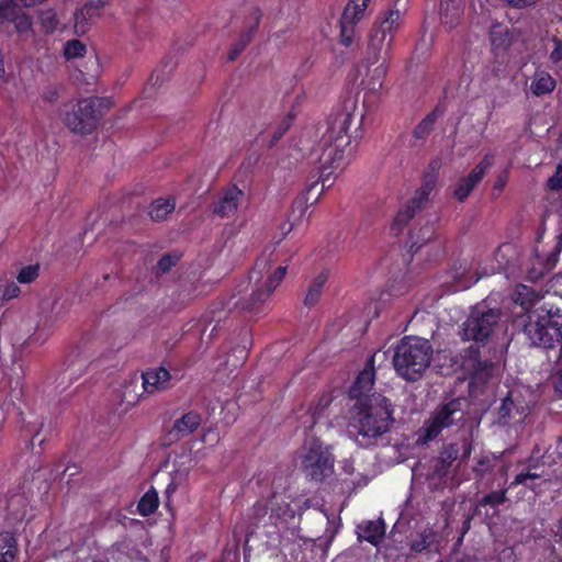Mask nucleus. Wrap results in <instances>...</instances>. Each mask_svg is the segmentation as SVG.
I'll use <instances>...</instances> for the list:
<instances>
[{"label":"nucleus","mask_w":562,"mask_h":562,"mask_svg":"<svg viewBox=\"0 0 562 562\" xmlns=\"http://www.w3.org/2000/svg\"><path fill=\"white\" fill-rule=\"evenodd\" d=\"M355 104L350 108L334 110L327 119V128L322 137L323 154L321 156L322 167L319 178L310 183L293 201L286 222L289 228L283 232V240L290 233H302L304 231V216L308 207L310 194L317 189L321 183V190L311 202L314 204L326 188H330L334 179L331 176L336 170H342L352 155L351 136L349 135L350 124L353 120Z\"/></svg>","instance_id":"1"},{"label":"nucleus","mask_w":562,"mask_h":562,"mask_svg":"<svg viewBox=\"0 0 562 562\" xmlns=\"http://www.w3.org/2000/svg\"><path fill=\"white\" fill-rule=\"evenodd\" d=\"M393 414L392 402L385 396H373L367 403H353L350 425L358 435V445L368 448L390 432L394 423Z\"/></svg>","instance_id":"2"},{"label":"nucleus","mask_w":562,"mask_h":562,"mask_svg":"<svg viewBox=\"0 0 562 562\" xmlns=\"http://www.w3.org/2000/svg\"><path fill=\"white\" fill-rule=\"evenodd\" d=\"M521 333L533 348L555 349L562 345V308L543 303L521 316Z\"/></svg>","instance_id":"3"},{"label":"nucleus","mask_w":562,"mask_h":562,"mask_svg":"<svg viewBox=\"0 0 562 562\" xmlns=\"http://www.w3.org/2000/svg\"><path fill=\"white\" fill-rule=\"evenodd\" d=\"M278 250L266 248L255 262L250 280L256 281L255 289L248 299H243L236 305L254 314L266 310V304L272 291L281 283V263Z\"/></svg>","instance_id":"4"},{"label":"nucleus","mask_w":562,"mask_h":562,"mask_svg":"<svg viewBox=\"0 0 562 562\" xmlns=\"http://www.w3.org/2000/svg\"><path fill=\"white\" fill-rule=\"evenodd\" d=\"M431 344L424 338L405 336L396 345L393 366L400 376L406 381H418L430 366Z\"/></svg>","instance_id":"5"},{"label":"nucleus","mask_w":562,"mask_h":562,"mask_svg":"<svg viewBox=\"0 0 562 562\" xmlns=\"http://www.w3.org/2000/svg\"><path fill=\"white\" fill-rule=\"evenodd\" d=\"M111 106L112 101L108 98L80 99L74 110L66 113L64 123L75 134H91L98 127L104 111Z\"/></svg>","instance_id":"6"},{"label":"nucleus","mask_w":562,"mask_h":562,"mask_svg":"<svg viewBox=\"0 0 562 562\" xmlns=\"http://www.w3.org/2000/svg\"><path fill=\"white\" fill-rule=\"evenodd\" d=\"M463 417L464 413L460 398H452L440 404L420 428L418 441L427 443L435 440L443 429L456 425L458 422L462 420Z\"/></svg>","instance_id":"7"},{"label":"nucleus","mask_w":562,"mask_h":562,"mask_svg":"<svg viewBox=\"0 0 562 562\" xmlns=\"http://www.w3.org/2000/svg\"><path fill=\"white\" fill-rule=\"evenodd\" d=\"M99 345L98 338L82 337L77 347L67 357L65 368L59 375L61 380L59 384L66 381L68 383L77 381L86 372L89 364L102 357V352L97 353Z\"/></svg>","instance_id":"8"},{"label":"nucleus","mask_w":562,"mask_h":562,"mask_svg":"<svg viewBox=\"0 0 562 562\" xmlns=\"http://www.w3.org/2000/svg\"><path fill=\"white\" fill-rule=\"evenodd\" d=\"M335 459L327 447L318 439H313L302 460V471L312 482H323L334 472Z\"/></svg>","instance_id":"9"},{"label":"nucleus","mask_w":562,"mask_h":562,"mask_svg":"<svg viewBox=\"0 0 562 562\" xmlns=\"http://www.w3.org/2000/svg\"><path fill=\"white\" fill-rule=\"evenodd\" d=\"M539 477L540 474L532 471H522L518 473L508 486H504L497 491H491L481 497L474 506V515H484L485 518H492L496 514L498 507L507 501V492L509 490L515 488L518 485H525L529 490L536 491V485L528 483V481H533Z\"/></svg>","instance_id":"10"},{"label":"nucleus","mask_w":562,"mask_h":562,"mask_svg":"<svg viewBox=\"0 0 562 562\" xmlns=\"http://www.w3.org/2000/svg\"><path fill=\"white\" fill-rule=\"evenodd\" d=\"M501 315L499 308H488L486 311L476 308L472 311L463 324L462 338L475 342H485L498 325Z\"/></svg>","instance_id":"11"},{"label":"nucleus","mask_w":562,"mask_h":562,"mask_svg":"<svg viewBox=\"0 0 562 562\" xmlns=\"http://www.w3.org/2000/svg\"><path fill=\"white\" fill-rule=\"evenodd\" d=\"M435 186L436 177L425 176L422 186L416 190L414 196L396 213L391 224L393 235L398 236L409 221L424 209Z\"/></svg>","instance_id":"12"},{"label":"nucleus","mask_w":562,"mask_h":562,"mask_svg":"<svg viewBox=\"0 0 562 562\" xmlns=\"http://www.w3.org/2000/svg\"><path fill=\"white\" fill-rule=\"evenodd\" d=\"M375 383V355H371L361 371L357 374L355 381L349 387L348 395L355 403H367V400L373 396H383L372 392Z\"/></svg>","instance_id":"13"},{"label":"nucleus","mask_w":562,"mask_h":562,"mask_svg":"<svg viewBox=\"0 0 562 562\" xmlns=\"http://www.w3.org/2000/svg\"><path fill=\"white\" fill-rule=\"evenodd\" d=\"M472 449V440L469 437L462 438L459 442L445 445L436 460L435 472L439 475H446L454 461L458 459L467 460L471 456Z\"/></svg>","instance_id":"14"},{"label":"nucleus","mask_w":562,"mask_h":562,"mask_svg":"<svg viewBox=\"0 0 562 562\" xmlns=\"http://www.w3.org/2000/svg\"><path fill=\"white\" fill-rule=\"evenodd\" d=\"M202 423V416L195 411H189L175 419L172 427L164 437L165 445H172L192 435Z\"/></svg>","instance_id":"15"},{"label":"nucleus","mask_w":562,"mask_h":562,"mask_svg":"<svg viewBox=\"0 0 562 562\" xmlns=\"http://www.w3.org/2000/svg\"><path fill=\"white\" fill-rule=\"evenodd\" d=\"M370 2L371 0L348 1L339 20V35H355L357 25L364 19Z\"/></svg>","instance_id":"16"},{"label":"nucleus","mask_w":562,"mask_h":562,"mask_svg":"<svg viewBox=\"0 0 562 562\" xmlns=\"http://www.w3.org/2000/svg\"><path fill=\"white\" fill-rule=\"evenodd\" d=\"M140 379L143 392L150 395L169 389L173 376L169 370L160 366L143 371Z\"/></svg>","instance_id":"17"},{"label":"nucleus","mask_w":562,"mask_h":562,"mask_svg":"<svg viewBox=\"0 0 562 562\" xmlns=\"http://www.w3.org/2000/svg\"><path fill=\"white\" fill-rule=\"evenodd\" d=\"M562 463V435L557 437L554 443L549 445L542 452L535 446L528 461L527 471H532L539 464L553 467Z\"/></svg>","instance_id":"18"},{"label":"nucleus","mask_w":562,"mask_h":562,"mask_svg":"<svg viewBox=\"0 0 562 562\" xmlns=\"http://www.w3.org/2000/svg\"><path fill=\"white\" fill-rule=\"evenodd\" d=\"M244 192L237 186L222 190L218 199L213 202L212 211L220 217H231L237 212Z\"/></svg>","instance_id":"19"},{"label":"nucleus","mask_w":562,"mask_h":562,"mask_svg":"<svg viewBox=\"0 0 562 562\" xmlns=\"http://www.w3.org/2000/svg\"><path fill=\"white\" fill-rule=\"evenodd\" d=\"M386 532V524L383 518L376 520H362L356 526L357 540L359 542H369L379 547Z\"/></svg>","instance_id":"20"},{"label":"nucleus","mask_w":562,"mask_h":562,"mask_svg":"<svg viewBox=\"0 0 562 562\" xmlns=\"http://www.w3.org/2000/svg\"><path fill=\"white\" fill-rule=\"evenodd\" d=\"M400 0H395L391 8L381 12L376 19V33L387 35L401 30L404 22L405 9L398 8Z\"/></svg>","instance_id":"21"},{"label":"nucleus","mask_w":562,"mask_h":562,"mask_svg":"<svg viewBox=\"0 0 562 562\" xmlns=\"http://www.w3.org/2000/svg\"><path fill=\"white\" fill-rule=\"evenodd\" d=\"M102 5L103 2L98 1L97 4L90 3L77 11L74 16V33L77 35H85L91 32L98 20L99 10Z\"/></svg>","instance_id":"22"},{"label":"nucleus","mask_w":562,"mask_h":562,"mask_svg":"<svg viewBox=\"0 0 562 562\" xmlns=\"http://www.w3.org/2000/svg\"><path fill=\"white\" fill-rule=\"evenodd\" d=\"M464 0H441L440 20L446 32L452 31L461 22Z\"/></svg>","instance_id":"23"},{"label":"nucleus","mask_w":562,"mask_h":562,"mask_svg":"<svg viewBox=\"0 0 562 562\" xmlns=\"http://www.w3.org/2000/svg\"><path fill=\"white\" fill-rule=\"evenodd\" d=\"M439 533L431 527H426L417 532L416 537L409 542V550L419 554L425 552H438Z\"/></svg>","instance_id":"24"},{"label":"nucleus","mask_w":562,"mask_h":562,"mask_svg":"<svg viewBox=\"0 0 562 562\" xmlns=\"http://www.w3.org/2000/svg\"><path fill=\"white\" fill-rule=\"evenodd\" d=\"M20 424H21V427H20L21 436L26 439L27 449L33 450L34 445H35V439L40 435V432L44 426V423L42 419H40L38 417H36L33 414H30V418H27V416L23 412H21L20 413Z\"/></svg>","instance_id":"25"},{"label":"nucleus","mask_w":562,"mask_h":562,"mask_svg":"<svg viewBox=\"0 0 562 562\" xmlns=\"http://www.w3.org/2000/svg\"><path fill=\"white\" fill-rule=\"evenodd\" d=\"M542 296L533 288L519 284L515 289L514 302L519 305L525 313L536 308V304L540 302Z\"/></svg>","instance_id":"26"},{"label":"nucleus","mask_w":562,"mask_h":562,"mask_svg":"<svg viewBox=\"0 0 562 562\" xmlns=\"http://www.w3.org/2000/svg\"><path fill=\"white\" fill-rule=\"evenodd\" d=\"M435 236L434 226L430 224H426L420 227L418 231L414 229L409 232V252L412 255H416L425 246H428Z\"/></svg>","instance_id":"27"},{"label":"nucleus","mask_w":562,"mask_h":562,"mask_svg":"<svg viewBox=\"0 0 562 562\" xmlns=\"http://www.w3.org/2000/svg\"><path fill=\"white\" fill-rule=\"evenodd\" d=\"M483 179H481L476 173H474L472 170L471 172L465 176V177H462L458 180V182L456 183L454 186V189H453V196L459 201V202H464L469 195L471 194V192L474 190V188L482 181Z\"/></svg>","instance_id":"28"},{"label":"nucleus","mask_w":562,"mask_h":562,"mask_svg":"<svg viewBox=\"0 0 562 562\" xmlns=\"http://www.w3.org/2000/svg\"><path fill=\"white\" fill-rule=\"evenodd\" d=\"M557 86V81L547 71H537L530 85L533 95L541 97L551 93Z\"/></svg>","instance_id":"29"},{"label":"nucleus","mask_w":562,"mask_h":562,"mask_svg":"<svg viewBox=\"0 0 562 562\" xmlns=\"http://www.w3.org/2000/svg\"><path fill=\"white\" fill-rule=\"evenodd\" d=\"M499 459L494 454H482L473 467L474 477L483 481L491 475L497 467Z\"/></svg>","instance_id":"30"},{"label":"nucleus","mask_w":562,"mask_h":562,"mask_svg":"<svg viewBox=\"0 0 562 562\" xmlns=\"http://www.w3.org/2000/svg\"><path fill=\"white\" fill-rule=\"evenodd\" d=\"M175 207L176 201L173 198H159L150 204L149 215L153 221H164L171 212H173Z\"/></svg>","instance_id":"31"},{"label":"nucleus","mask_w":562,"mask_h":562,"mask_svg":"<svg viewBox=\"0 0 562 562\" xmlns=\"http://www.w3.org/2000/svg\"><path fill=\"white\" fill-rule=\"evenodd\" d=\"M442 113L443 110H441L439 106H436L415 126L413 136L416 139H424L426 136H428L432 131L436 121L440 115H442Z\"/></svg>","instance_id":"32"},{"label":"nucleus","mask_w":562,"mask_h":562,"mask_svg":"<svg viewBox=\"0 0 562 562\" xmlns=\"http://www.w3.org/2000/svg\"><path fill=\"white\" fill-rule=\"evenodd\" d=\"M19 552L18 541L12 533L0 536V562H14Z\"/></svg>","instance_id":"33"},{"label":"nucleus","mask_w":562,"mask_h":562,"mask_svg":"<svg viewBox=\"0 0 562 562\" xmlns=\"http://www.w3.org/2000/svg\"><path fill=\"white\" fill-rule=\"evenodd\" d=\"M159 506L158 494L155 488L147 491L137 504V512L140 516L147 517L156 512Z\"/></svg>","instance_id":"34"},{"label":"nucleus","mask_w":562,"mask_h":562,"mask_svg":"<svg viewBox=\"0 0 562 562\" xmlns=\"http://www.w3.org/2000/svg\"><path fill=\"white\" fill-rule=\"evenodd\" d=\"M40 22L46 33L69 32V29L60 22L57 14L52 10L43 11L40 16Z\"/></svg>","instance_id":"35"},{"label":"nucleus","mask_w":562,"mask_h":562,"mask_svg":"<svg viewBox=\"0 0 562 562\" xmlns=\"http://www.w3.org/2000/svg\"><path fill=\"white\" fill-rule=\"evenodd\" d=\"M326 281H327V273H325V272H322L321 274H318L316 277V279L311 284V286L305 295L304 304L306 306L312 307L319 301L322 290H323V286L326 283Z\"/></svg>","instance_id":"36"},{"label":"nucleus","mask_w":562,"mask_h":562,"mask_svg":"<svg viewBox=\"0 0 562 562\" xmlns=\"http://www.w3.org/2000/svg\"><path fill=\"white\" fill-rule=\"evenodd\" d=\"M496 367L488 360L479 361L470 369L474 380L487 382L494 374Z\"/></svg>","instance_id":"37"},{"label":"nucleus","mask_w":562,"mask_h":562,"mask_svg":"<svg viewBox=\"0 0 562 562\" xmlns=\"http://www.w3.org/2000/svg\"><path fill=\"white\" fill-rule=\"evenodd\" d=\"M333 402V395L329 392L322 393L310 406L308 412L316 423L318 418L324 414L325 409L329 407Z\"/></svg>","instance_id":"38"},{"label":"nucleus","mask_w":562,"mask_h":562,"mask_svg":"<svg viewBox=\"0 0 562 562\" xmlns=\"http://www.w3.org/2000/svg\"><path fill=\"white\" fill-rule=\"evenodd\" d=\"M387 74V67L384 64L379 65L372 71L370 79L367 82V89L371 92L378 93L383 87V80Z\"/></svg>","instance_id":"39"},{"label":"nucleus","mask_w":562,"mask_h":562,"mask_svg":"<svg viewBox=\"0 0 562 562\" xmlns=\"http://www.w3.org/2000/svg\"><path fill=\"white\" fill-rule=\"evenodd\" d=\"M562 251V232L555 237V245L553 249L543 259L542 265L544 270L551 271L555 268L559 262V258Z\"/></svg>","instance_id":"40"},{"label":"nucleus","mask_w":562,"mask_h":562,"mask_svg":"<svg viewBox=\"0 0 562 562\" xmlns=\"http://www.w3.org/2000/svg\"><path fill=\"white\" fill-rule=\"evenodd\" d=\"M137 382V378H134L125 382L123 386L122 400L128 405H135L139 401L140 394L136 392Z\"/></svg>","instance_id":"41"},{"label":"nucleus","mask_w":562,"mask_h":562,"mask_svg":"<svg viewBox=\"0 0 562 562\" xmlns=\"http://www.w3.org/2000/svg\"><path fill=\"white\" fill-rule=\"evenodd\" d=\"M86 54V45L77 38L68 41L64 47L66 59L82 57Z\"/></svg>","instance_id":"42"},{"label":"nucleus","mask_w":562,"mask_h":562,"mask_svg":"<svg viewBox=\"0 0 562 562\" xmlns=\"http://www.w3.org/2000/svg\"><path fill=\"white\" fill-rule=\"evenodd\" d=\"M40 276V265H29L23 267L18 276L16 280L21 284H30L34 282Z\"/></svg>","instance_id":"43"},{"label":"nucleus","mask_w":562,"mask_h":562,"mask_svg":"<svg viewBox=\"0 0 562 562\" xmlns=\"http://www.w3.org/2000/svg\"><path fill=\"white\" fill-rule=\"evenodd\" d=\"M181 259V254L169 252L164 255L157 262L156 269L158 273H166L175 267Z\"/></svg>","instance_id":"44"},{"label":"nucleus","mask_w":562,"mask_h":562,"mask_svg":"<svg viewBox=\"0 0 562 562\" xmlns=\"http://www.w3.org/2000/svg\"><path fill=\"white\" fill-rule=\"evenodd\" d=\"M21 293V289L15 282H7L0 284V299L2 301H10L18 297Z\"/></svg>","instance_id":"45"},{"label":"nucleus","mask_w":562,"mask_h":562,"mask_svg":"<svg viewBox=\"0 0 562 562\" xmlns=\"http://www.w3.org/2000/svg\"><path fill=\"white\" fill-rule=\"evenodd\" d=\"M495 156L492 153H487L481 159V161L472 169L474 173H476L481 179L484 178L485 173L491 169L494 165Z\"/></svg>","instance_id":"46"},{"label":"nucleus","mask_w":562,"mask_h":562,"mask_svg":"<svg viewBox=\"0 0 562 562\" xmlns=\"http://www.w3.org/2000/svg\"><path fill=\"white\" fill-rule=\"evenodd\" d=\"M547 188L550 191L562 190V164H559L554 173L547 180Z\"/></svg>","instance_id":"47"},{"label":"nucleus","mask_w":562,"mask_h":562,"mask_svg":"<svg viewBox=\"0 0 562 562\" xmlns=\"http://www.w3.org/2000/svg\"><path fill=\"white\" fill-rule=\"evenodd\" d=\"M463 358L465 366L471 369L472 364H476V362L482 361L480 348L475 345H471L468 349L464 350Z\"/></svg>","instance_id":"48"},{"label":"nucleus","mask_w":562,"mask_h":562,"mask_svg":"<svg viewBox=\"0 0 562 562\" xmlns=\"http://www.w3.org/2000/svg\"><path fill=\"white\" fill-rule=\"evenodd\" d=\"M247 40H249V37H247ZM249 41H246L244 37H241L239 41L235 42L229 52H228V60L231 61H234L236 60L239 55L244 52V49L246 48V46L248 45Z\"/></svg>","instance_id":"49"},{"label":"nucleus","mask_w":562,"mask_h":562,"mask_svg":"<svg viewBox=\"0 0 562 562\" xmlns=\"http://www.w3.org/2000/svg\"><path fill=\"white\" fill-rule=\"evenodd\" d=\"M383 38L384 37H370V41L368 43V50H369V53L372 50L373 56L368 57V59H367L368 64H373L378 60V54L381 49Z\"/></svg>","instance_id":"50"},{"label":"nucleus","mask_w":562,"mask_h":562,"mask_svg":"<svg viewBox=\"0 0 562 562\" xmlns=\"http://www.w3.org/2000/svg\"><path fill=\"white\" fill-rule=\"evenodd\" d=\"M550 383L554 390V393L559 397H562V367L551 373Z\"/></svg>","instance_id":"51"},{"label":"nucleus","mask_w":562,"mask_h":562,"mask_svg":"<svg viewBox=\"0 0 562 562\" xmlns=\"http://www.w3.org/2000/svg\"><path fill=\"white\" fill-rule=\"evenodd\" d=\"M304 148L299 146V144H292L290 143L289 144V147H288V154L286 156L289 158H292L295 162L300 161L301 159L304 158Z\"/></svg>","instance_id":"52"},{"label":"nucleus","mask_w":562,"mask_h":562,"mask_svg":"<svg viewBox=\"0 0 562 562\" xmlns=\"http://www.w3.org/2000/svg\"><path fill=\"white\" fill-rule=\"evenodd\" d=\"M554 42V48L550 54V60L553 64H558L562 60V41L558 37H552Z\"/></svg>","instance_id":"53"},{"label":"nucleus","mask_w":562,"mask_h":562,"mask_svg":"<svg viewBox=\"0 0 562 562\" xmlns=\"http://www.w3.org/2000/svg\"><path fill=\"white\" fill-rule=\"evenodd\" d=\"M234 352H237L238 356L236 357V361L233 362L232 366L233 367L241 366L248 357V350L246 348V345H244L243 347L237 346L234 349Z\"/></svg>","instance_id":"54"},{"label":"nucleus","mask_w":562,"mask_h":562,"mask_svg":"<svg viewBox=\"0 0 562 562\" xmlns=\"http://www.w3.org/2000/svg\"><path fill=\"white\" fill-rule=\"evenodd\" d=\"M508 4L514 8L522 9L530 5H533L537 0H505Z\"/></svg>","instance_id":"55"},{"label":"nucleus","mask_w":562,"mask_h":562,"mask_svg":"<svg viewBox=\"0 0 562 562\" xmlns=\"http://www.w3.org/2000/svg\"><path fill=\"white\" fill-rule=\"evenodd\" d=\"M336 43H333V48L337 49V46L348 48L353 44L355 37H335Z\"/></svg>","instance_id":"56"},{"label":"nucleus","mask_w":562,"mask_h":562,"mask_svg":"<svg viewBox=\"0 0 562 562\" xmlns=\"http://www.w3.org/2000/svg\"><path fill=\"white\" fill-rule=\"evenodd\" d=\"M296 116V111H295V106L289 111V113L286 114L285 117H283V121H282V124H283V134L285 133V131L289 128V126L291 125L292 121L294 120V117Z\"/></svg>","instance_id":"57"},{"label":"nucleus","mask_w":562,"mask_h":562,"mask_svg":"<svg viewBox=\"0 0 562 562\" xmlns=\"http://www.w3.org/2000/svg\"><path fill=\"white\" fill-rule=\"evenodd\" d=\"M513 401L510 400V397H506L503 403H502V406H501V414L503 417H510V406L513 405Z\"/></svg>","instance_id":"58"},{"label":"nucleus","mask_w":562,"mask_h":562,"mask_svg":"<svg viewBox=\"0 0 562 562\" xmlns=\"http://www.w3.org/2000/svg\"><path fill=\"white\" fill-rule=\"evenodd\" d=\"M471 520H472V517H471V516H468V517L463 520L460 535L465 536V535L468 533V531H469V530H470V528H471Z\"/></svg>","instance_id":"59"},{"label":"nucleus","mask_w":562,"mask_h":562,"mask_svg":"<svg viewBox=\"0 0 562 562\" xmlns=\"http://www.w3.org/2000/svg\"><path fill=\"white\" fill-rule=\"evenodd\" d=\"M44 98L49 102H55L58 99V93L56 90L47 91L45 92Z\"/></svg>","instance_id":"60"},{"label":"nucleus","mask_w":562,"mask_h":562,"mask_svg":"<svg viewBox=\"0 0 562 562\" xmlns=\"http://www.w3.org/2000/svg\"><path fill=\"white\" fill-rule=\"evenodd\" d=\"M47 337H48V334H45V336H44V337H42V335H41V334L35 333V334H33V335L29 338V341H30V342H34V341H40V340H41V342H44V341L47 339Z\"/></svg>","instance_id":"61"},{"label":"nucleus","mask_w":562,"mask_h":562,"mask_svg":"<svg viewBox=\"0 0 562 562\" xmlns=\"http://www.w3.org/2000/svg\"><path fill=\"white\" fill-rule=\"evenodd\" d=\"M150 80L153 81V83L156 86V85H161L164 79L160 77L159 74L157 72H154L150 77Z\"/></svg>","instance_id":"62"},{"label":"nucleus","mask_w":562,"mask_h":562,"mask_svg":"<svg viewBox=\"0 0 562 562\" xmlns=\"http://www.w3.org/2000/svg\"><path fill=\"white\" fill-rule=\"evenodd\" d=\"M497 471L502 477H507L508 468L506 465L499 467Z\"/></svg>","instance_id":"63"},{"label":"nucleus","mask_w":562,"mask_h":562,"mask_svg":"<svg viewBox=\"0 0 562 562\" xmlns=\"http://www.w3.org/2000/svg\"><path fill=\"white\" fill-rule=\"evenodd\" d=\"M280 138H281V131H280V130H277V131L273 133V136H272L271 143H272V144H276Z\"/></svg>","instance_id":"64"}]
</instances>
